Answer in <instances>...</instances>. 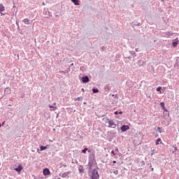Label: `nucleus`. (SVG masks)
<instances>
[{
    "label": "nucleus",
    "mask_w": 179,
    "mask_h": 179,
    "mask_svg": "<svg viewBox=\"0 0 179 179\" xmlns=\"http://www.w3.org/2000/svg\"><path fill=\"white\" fill-rule=\"evenodd\" d=\"M82 82L83 83H88V82H90V79H89V76H85L82 78Z\"/></svg>",
    "instance_id": "20e7f679"
},
{
    "label": "nucleus",
    "mask_w": 179,
    "mask_h": 179,
    "mask_svg": "<svg viewBox=\"0 0 179 179\" xmlns=\"http://www.w3.org/2000/svg\"><path fill=\"white\" fill-rule=\"evenodd\" d=\"M64 166V167H66V165H63Z\"/></svg>",
    "instance_id": "de8ad7c7"
},
{
    "label": "nucleus",
    "mask_w": 179,
    "mask_h": 179,
    "mask_svg": "<svg viewBox=\"0 0 179 179\" xmlns=\"http://www.w3.org/2000/svg\"><path fill=\"white\" fill-rule=\"evenodd\" d=\"M14 170H15V171H17V173H20L22 170H23V166L20 164L17 168H15Z\"/></svg>",
    "instance_id": "0eeeda50"
},
{
    "label": "nucleus",
    "mask_w": 179,
    "mask_h": 179,
    "mask_svg": "<svg viewBox=\"0 0 179 179\" xmlns=\"http://www.w3.org/2000/svg\"><path fill=\"white\" fill-rule=\"evenodd\" d=\"M89 153H90V150H88Z\"/></svg>",
    "instance_id": "09e8293b"
},
{
    "label": "nucleus",
    "mask_w": 179,
    "mask_h": 179,
    "mask_svg": "<svg viewBox=\"0 0 179 179\" xmlns=\"http://www.w3.org/2000/svg\"><path fill=\"white\" fill-rule=\"evenodd\" d=\"M83 104H84V105H86V104H87V103H86V102H84V103H83Z\"/></svg>",
    "instance_id": "c03bdc74"
},
{
    "label": "nucleus",
    "mask_w": 179,
    "mask_h": 179,
    "mask_svg": "<svg viewBox=\"0 0 179 179\" xmlns=\"http://www.w3.org/2000/svg\"><path fill=\"white\" fill-rule=\"evenodd\" d=\"M162 109L164 110V111H165V113H169V110H167V108H166V107Z\"/></svg>",
    "instance_id": "c85d7f7f"
},
{
    "label": "nucleus",
    "mask_w": 179,
    "mask_h": 179,
    "mask_svg": "<svg viewBox=\"0 0 179 179\" xmlns=\"http://www.w3.org/2000/svg\"><path fill=\"white\" fill-rule=\"evenodd\" d=\"M69 174H71V171L64 172L63 173H60L59 176L62 177V178H65L68 177Z\"/></svg>",
    "instance_id": "39448f33"
},
{
    "label": "nucleus",
    "mask_w": 179,
    "mask_h": 179,
    "mask_svg": "<svg viewBox=\"0 0 179 179\" xmlns=\"http://www.w3.org/2000/svg\"><path fill=\"white\" fill-rule=\"evenodd\" d=\"M168 34H169V36H172L173 35V34L170 33V32H169Z\"/></svg>",
    "instance_id": "72a5a7b5"
},
{
    "label": "nucleus",
    "mask_w": 179,
    "mask_h": 179,
    "mask_svg": "<svg viewBox=\"0 0 179 179\" xmlns=\"http://www.w3.org/2000/svg\"><path fill=\"white\" fill-rule=\"evenodd\" d=\"M107 121H108L109 128H115V127H117V124H115V122H114V120L107 119Z\"/></svg>",
    "instance_id": "f03ea898"
},
{
    "label": "nucleus",
    "mask_w": 179,
    "mask_h": 179,
    "mask_svg": "<svg viewBox=\"0 0 179 179\" xmlns=\"http://www.w3.org/2000/svg\"><path fill=\"white\" fill-rule=\"evenodd\" d=\"M78 171H79V173H85V171L83 170V166L80 165L78 166Z\"/></svg>",
    "instance_id": "9b49d317"
},
{
    "label": "nucleus",
    "mask_w": 179,
    "mask_h": 179,
    "mask_svg": "<svg viewBox=\"0 0 179 179\" xmlns=\"http://www.w3.org/2000/svg\"><path fill=\"white\" fill-rule=\"evenodd\" d=\"M94 160V159H91V161L88 163V166H89L90 170H92V168L93 167V164H92L91 162H92V163H93Z\"/></svg>",
    "instance_id": "ddd939ff"
},
{
    "label": "nucleus",
    "mask_w": 179,
    "mask_h": 179,
    "mask_svg": "<svg viewBox=\"0 0 179 179\" xmlns=\"http://www.w3.org/2000/svg\"><path fill=\"white\" fill-rule=\"evenodd\" d=\"M118 114H120V115H122V111H120V112H118Z\"/></svg>",
    "instance_id": "473e14b6"
},
{
    "label": "nucleus",
    "mask_w": 179,
    "mask_h": 179,
    "mask_svg": "<svg viewBox=\"0 0 179 179\" xmlns=\"http://www.w3.org/2000/svg\"><path fill=\"white\" fill-rule=\"evenodd\" d=\"M112 96L114 97V99H118V96L117 94H113Z\"/></svg>",
    "instance_id": "cd10ccee"
},
{
    "label": "nucleus",
    "mask_w": 179,
    "mask_h": 179,
    "mask_svg": "<svg viewBox=\"0 0 179 179\" xmlns=\"http://www.w3.org/2000/svg\"><path fill=\"white\" fill-rule=\"evenodd\" d=\"M114 114H115V115H118V111H115V112L114 113Z\"/></svg>",
    "instance_id": "2f4dec72"
},
{
    "label": "nucleus",
    "mask_w": 179,
    "mask_h": 179,
    "mask_svg": "<svg viewBox=\"0 0 179 179\" xmlns=\"http://www.w3.org/2000/svg\"><path fill=\"white\" fill-rule=\"evenodd\" d=\"M71 66H73V63H72V64H71Z\"/></svg>",
    "instance_id": "a19ab883"
},
{
    "label": "nucleus",
    "mask_w": 179,
    "mask_h": 179,
    "mask_svg": "<svg viewBox=\"0 0 179 179\" xmlns=\"http://www.w3.org/2000/svg\"><path fill=\"white\" fill-rule=\"evenodd\" d=\"M36 179H40V178H36Z\"/></svg>",
    "instance_id": "3c124183"
},
{
    "label": "nucleus",
    "mask_w": 179,
    "mask_h": 179,
    "mask_svg": "<svg viewBox=\"0 0 179 179\" xmlns=\"http://www.w3.org/2000/svg\"><path fill=\"white\" fill-rule=\"evenodd\" d=\"M44 176H50V169L45 168L43 169V171Z\"/></svg>",
    "instance_id": "9d476101"
},
{
    "label": "nucleus",
    "mask_w": 179,
    "mask_h": 179,
    "mask_svg": "<svg viewBox=\"0 0 179 179\" xmlns=\"http://www.w3.org/2000/svg\"><path fill=\"white\" fill-rule=\"evenodd\" d=\"M120 129L122 132H127L129 129V126L124 124L120 127Z\"/></svg>",
    "instance_id": "7ed1b4c3"
},
{
    "label": "nucleus",
    "mask_w": 179,
    "mask_h": 179,
    "mask_svg": "<svg viewBox=\"0 0 179 179\" xmlns=\"http://www.w3.org/2000/svg\"><path fill=\"white\" fill-rule=\"evenodd\" d=\"M42 5L44 6H45V2H43Z\"/></svg>",
    "instance_id": "e433bc0d"
},
{
    "label": "nucleus",
    "mask_w": 179,
    "mask_h": 179,
    "mask_svg": "<svg viewBox=\"0 0 179 179\" xmlns=\"http://www.w3.org/2000/svg\"><path fill=\"white\" fill-rule=\"evenodd\" d=\"M91 179H100V175H99V171L97 169H94L92 171Z\"/></svg>",
    "instance_id": "f257e3e1"
},
{
    "label": "nucleus",
    "mask_w": 179,
    "mask_h": 179,
    "mask_svg": "<svg viewBox=\"0 0 179 179\" xmlns=\"http://www.w3.org/2000/svg\"><path fill=\"white\" fill-rule=\"evenodd\" d=\"M55 17H58V15H55Z\"/></svg>",
    "instance_id": "37998d69"
},
{
    "label": "nucleus",
    "mask_w": 179,
    "mask_h": 179,
    "mask_svg": "<svg viewBox=\"0 0 179 179\" xmlns=\"http://www.w3.org/2000/svg\"><path fill=\"white\" fill-rule=\"evenodd\" d=\"M45 149H48V145H46V146L41 145V146L40 147V150H41V151L45 150Z\"/></svg>",
    "instance_id": "dca6fc26"
},
{
    "label": "nucleus",
    "mask_w": 179,
    "mask_h": 179,
    "mask_svg": "<svg viewBox=\"0 0 179 179\" xmlns=\"http://www.w3.org/2000/svg\"><path fill=\"white\" fill-rule=\"evenodd\" d=\"M160 106L162 107V108H164L165 106H164V102H161L160 103Z\"/></svg>",
    "instance_id": "5701e85b"
},
{
    "label": "nucleus",
    "mask_w": 179,
    "mask_h": 179,
    "mask_svg": "<svg viewBox=\"0 0 179 179\" xmlns=\"http://www.w3.org/2000/svg\"><path fill=\"white\" fill-rule=\"evenodd\" d=\"M1 127H2V124L0 123V128H1Z\"/></svg>",
    "instance_id": "49530a36"
},
{
    "label": "nucleus",
    "mask_w": 179,
    "mask_h": 179,
    "mask_svg": "<svg viewBox=\"0 0 179 179\" xmlns=\"http://www.w3.org/2000/svg\"><path fill=\"white\" fill-rule=\"evenodd\" d=\"M50 108H54V106H49Z\"/></svg>",
    "instance_id": "f704fd0d"
},
{
    "label": "nucleus",
    "mask_w": 179,
    "mask_h": 179,
    "mask_svg": "<svg viewBox=\"0 0 179 179\" xmlns=\"http://www.w3.org/2000/svg\"><path fill=\"white\" fill-rule=\"evenodd\" d=\"M150 167H152V164H150Z\"/></svg>",
    "instance_id": "8fccbe9b"
},
{
    "label": "nucleus",
    "mask_w": 179,
    "mask_h": 179,
    "mask_svg": "<svg viewBox=\"0 0 179 179\" xmlns=\"http://www.w3.org/2000/svg\"><path fill=\"white\" fill-rule=\"evenodd\" d=\"M157 92H162V87H158L157 88Z\"/></svg>",
    "instance_id": "393cba45"
},
{
    "label": "nucleus",
    "mask_w": 179,
    "mask_h": 179,
    "mask_svg": "<svg viewBox=\"0 0 179 179\" xmlns=\"http://www.w3.org/2000/svg\"><path fill=\"white\" fill-rule=\"evenodd\" d=\"M160 142H162V138H159L156 140L155 141V145H159V143H160Z\"/></svg>",
    "instance_id": "a211bd4d"
},
{
    "label": "nucleus",
    "mask_w": 179,
    "mask_h": 179,
    "mask_svg": "<svg viewBox=\"0 0 179 179\" xmlns=\"http://www.w3.org/2000/svg\"><path fill=\"white\" fill-rule=\"evenodd\" d=\"M113 164H115L117 163V161H113Z\"/></svg>",
    "instance_id": "c9c22d12"
},
{
    "label": "nucleus",
    "mask_w": 179,
    "mask_h": 179,
    "mask_svg": "<svg viewBox=\"0 0 179 179\" xmlns=\"http://www.w3.org/2000/svg\"><path fill=\"white\" fill-rule=\"evenodd\" d=\"M175 68H179V57H177L176 62L174 64Z\"/></svg>",
    "instance_id": "f8f14e48"
},
{
    "label": "nucleus",
    "mask_w": 179,
    "mask_h": 179,
    "mask_svg": "<svg viewBox=\"0 0 179 179\" xmlns=\"http://www.w3.org/2000/svg\"><path fill=\"white\" fill-rule=\"evenodd\" d=\"M136 51L138 52V51H139V48H136Z\"/></svg>",
    "instance_id": "4c0bfd02"
},
{
    "label": "nucleus",
    "mask_w": 179,
    "mask_h": 179,
    "mask_svg": "<svg viewBox=\"0 0 179 179\" xmlns=\"http://www.w3.org/2000/svg\"><path fill=\"white\" fill-rule=\"evenodd\" d=\"M114 152H115V153H118V148H117L116 147V148L115 149V150H114Z\"/></svg>",
    "instance_id": "c756f323"
},
{
    "label": "nucleus",
    "mask_w": 179,
    "mask_h": 179,
    "mask_svg": "<svg viewBox=\"0 0 179 179\" xmlns=\"http://www.w3.org/2000/svg\"><path fill=\"white\" fill-rule=\"evenodd\" d=\"M142 163H143V166H145V162H142Z\"/></svg>",
    "instance_id": "58836bf2"
},
{
    "label": "nucleus",
    "mask_w": 179,
    "mask_h": 179,
    "mask_svg": "<svg viewBox=\"0 0 179 179\" xmlns=\"http://www.w3.org/2000/svg\"><path fill=\"white\" fill-rule=\"evenodd\" d=\"M157 129L159 131V134H162V127H158L157 128Z\"/></svg>",
    "instance_id": "b1692460"
},
{
    "label": "nucleus",
    "mask_w": 179,
    "mask_h": 179,
    "mask_svg": "<svg viewBox=\"0 0 179 179\" xmlns=\"http://www.w3.org/2000/svg\"><path fill=\"white\" fill-rule=\"evenodd\" d=\"M12 93V91L9 87H6L4 90V94H10Z\"/></svg>",
    "instance_id": "1a4fd4ad"
},
{
    "label": "nucleus",
    "mask_w": 179,
    "mask_h": 179,
    "mask_svg": "<svg viewBox=\"0 0 179 179\" xmlns=\"http://www.w3.org/2000/svg\"><path fill=\"white\" fill-rule=\"evenodd\" d=\"M81 90H82L83 92H85V89H83V88H82Z\"/></svg>",
    "instance_id": "ea45409f"
},
{
    "label": "nucleus",
    "mask_w": 179,
    "mask_h": 179,
    "mask_svg": "<svg viewBox=\"0 0 179 179\" xmlns=\"http://www.w3.org/2000/svg\"><path fill=\"white\" fill-rule=\"evenodd\" d=\"M82 100H83V97L82 96H78L77 99H75V101H82Z\"/></svg>",
    "instance_id": "6ab92c4d"
},
{
    "label": "nucleus",
    "mask_w": 179,
    "mask_h": 179,
    "mask_svg": "<svg viewBox=\"0 0 179 179\" xmlns=\"http://www.w3.org/2000/svg\"><path fill=\"white\" fill-rule=\"evenodd\" d=\"M154 170H155V169H153V168H152V169H151V171H153Z\"/></svg>",
    "instance_id": "79ce46f5"
},
{
    "label": "nucleus",
    "mask_w": 179,
    "mask_h": 179,
    "mask_svg": "<svg viewBox=\"0 0 179 179\" xmlns=\"http://www.w3.org/2000/svg\"><path fill=\"white\" fill-rule=\"evenodd\" d=\"M2 12H5V6L3 4L0 3V13L1 15L5 16V14L2 13Z\"/></svg>",
    "instance_id": "423d86ee"
},
{
    "label": "nucleus",
    "mask_w": 179,
    "mask_h": 179,
    "mask_svg": "<svg viewBox=\"0 0 179 179\" xmlns=\"http://www.w3.org/2000/svg\"><path fill=\"white\" fill-rule=\"evenodd\" d=\"M178 43H179L178 38H176L175 39V41H173V42L172 43L173 47H174V48L177 47V46L178 45Z\"/></svg>",
    "instance_id": "6e6552de"
},
{
    "label": "nucleus",
    "mask_w": 179,
    "mask_h": 179,
    "mask_svg": "<svg viewBox=\"0 0 179 179\" xmlns=\"http://www.w3.org/2000/svg\"><path fill=\"white\" fill-rule=\"evenodd\" d=\"M71 2H73V3H74V5H79V0H71Z\"/></svg>",
    "instance_id": "f3484780"
},
{
    "label": "nucleus",
    "mask_w": 179,
    "mask_h": 179,
    "mask_svg": "<svg viewBox=\"0 0 179 179\" xmlns=\"http://www.w3.org/2000/svg\"><path fill=\"white\" fill-rule=\"evenodd\" d=\"M24 22V24H30V20L27 18H25L22 20Z\"/></svg>",
    "instance_id": "4468645a"
},
{
    "label": "nucleus",
    "mask_w": 179,
    "mask_h": 179,
    "mask_svg": "<svg viewBox=\"0 0 179 179\" xmlns=\"http://www.w3.org/2000/svg\"><path fill=\"white\" fill-rule=\"evenodd\" d=\"M89 149L87 148H84V150H82L81 153H86Z\"/></svg>",
    "instance_id": "4be33fe9"
},
{
    "label": "nucleus",
    "mask_w": 179,
    "mask_h": 179,
    "mask_svg": "<svg viewBox=\"0 0 179 179\" xmlns=\"http://www.w3.org/2000/svg\"><path fill=\"white\" fill-rule=\"evenodd\" d=\"M104 89H105V90H106V92H110V90L111 88L110 87V85H106L105 86Z\"/></svg>",
    "instance_id": "2eb2a0df"
},
{
    "label": "nucleus",
    "mask_w": 179,
    "mask_h": 179,
    "mask_svg": "<svg viewBox=\"0 0 179 179\" xmlns=\"http://www.w3.org/2000/svg\"><path fill=\"white\" fill-rule=\"evenodd\" d=\"M92 93H94V94L99 93V89H97V88H93V89H92Z\"/></svg>",
    "instance_id": "412c9836"
},
{
    "label": "nucleus",
    "mask_w": 179,
    "mask_h": 179,
    "mask_svg": "<svg viewBox=\"0 0 179 179\" xmlns=\"http://www.w3.org/2000/svg\"><path fill=\"white\" fill-rule=\"evenodd\" d=\"M111 153H112V155H113V156H115V150H112L111 151Z\"/></svg>",
    "instance_id": "7c9ffc66"
},
{
    "label": "nucleus",
    "mask_w": 179,
    "mask_h": 179,
    "mask_svg": "<svg viewBox=\"0 0 179 179\" xmlns=\"http://www.w3.org/2000/svg\"><path fill=\"white\" fill-rule=\"evenodd\" d=\"M113 174H115V176H118V170L114 171Z\"/></svg>",
    "instance_id": "a878e982"
},
{
    "label": "nucleus",
    "mask_w": 179,
    "mask_h": 179,
    "mask_svg": "<svg viewBox=\"0 0 179 179\" xmlns=\"http://www.w3.org/2000/svg\"><path fill=\"white\" fill-rule=\"evenodd\" d=\"M101 50H104V47H102V48H101Z\"/></svg>",
    "instance_id": "a18cd8bd"
},
{
    "label": "nucleus",
    "mask_w": 179,
    "mask_h": 179,
    "mask_svg": "<svg viewBox=\"0 0 179 179\" xmlns=\"http://www.w3.org/2000/svg\"><path fill=\"white\" fill-rule=\"evenodd\" d=\"M173 148L174 149V150H173V153H176V152H177V150H178V148H177V145H173Z\"/></svg>",
    "instance_id": "aec40b11"
},
{
    "label": "nucleus",
    "mask_w": 179,
    "mask_h": 179,
    "mask_svg": "<svg viewBox=\"0 0 179 179\" xmlns=\"http://www.w3.org/2000/svg\"><path fill=\"white\" fill-rule=\"evenodd\" d=\"M151 152V156H153V155H155V152H156V150H152Z\"/></svg>",
    "instance_id": "bb28decb"
}]
</instances>
